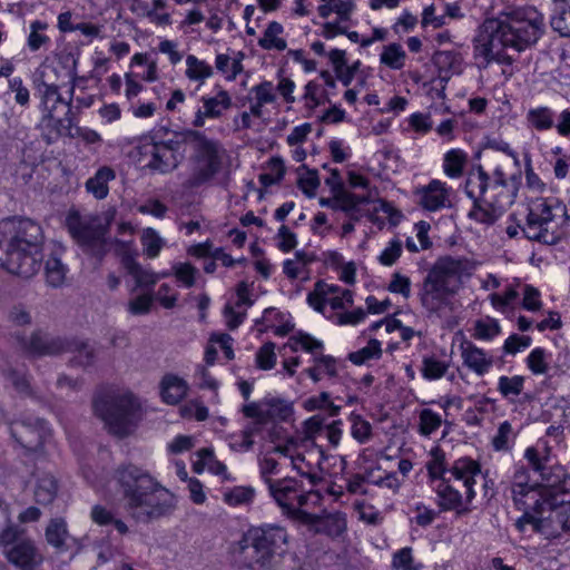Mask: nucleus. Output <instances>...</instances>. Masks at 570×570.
<instances>
[{
  "instance_id": "6",
  "label": "nucleus",
  "mask_w": 570,
  "mask_h": 570,
  "mask_svg": "<svg viewBox=\"0 0 570 570\" xmlns=\"http://www.w3.org/2000/svg\"><path fill=\"white\" fill-rule=\"evenodd\" d=\"M57 68L49 63H42L36 72V88L40 96V108L42 117L39 127L48 144H51L61 136L73 137L72 118V95L73 86L70 89L69 100H65L57 83Z\"/></svg>"
},
{
  "instance_id": "46",
  "label": "nucleus",
  "mask_w": 570,
  "mask_h": 570,
  "mask_svg": "<svg viewBox=\"0 0 570 570\" xmlns=\"http://www.w3.org/2000/svg\"><path fill=\"white\" fill-rule=\"evenodd\" d=\"M500 325L499 322L491 317H485L475 321L474 323V334L473 336L476 340L490 341L500 334Z\"/></svg>"
},
{
  "instance_id": "13",
  "label": "nucleus",
  "mask_w": 570,
  "mask_h": 570,
  "mask_svg": "<svg viewBox=\"0 0 570 570\" xmlns=\"http://www.w3.org/2000/svg\"><path fill=\"white\" fill-rule=\"evenodd\" d=\"M66 225L71 236L86 252L99 258L107 253V229L98 218L80 216L77 212H71L66 218Z\"/></svg>"
},
{
  "instance_id": "36",
  "label": "nucleus",
  "mask_w": 570,
  "mask_h": 570,
  "mask_svg": "<svg viewBox=\"0 0 570 570\" xmlns=\"http://www.w3.org/2000/svg\"><path fill=\"white\" fill-rule=\"evenodd\" d=\"M293 413L292 405L285 400L265 397V422L268 420L286 421Z\"/></svg>"
},
{
  "instance_id": "11",
  "label": "nucleus",
  "mask_w": 570,
  "mask_h": 570,
  "mask_svg": "<svg viewBox=\"0 0 570 570\" xmlns=\"http://www.w3.org/2000/svg\"><path fill=\"white\" fill-rule=\"evenodd\" d=\"M271 497L288 518L301 522L303 514L309 509L318 507L323 500L318 491H306L303 483L293 478L267 481Z\"/></svg>"
},
{
  "instance_id": "42",
  "label": "nucleus",
  "mask_w": 570,
  "mask_h": 570,
  "mask_svg": "<svg viewBox=\"0 0 570 570\" xmlns=\"http://www.w3.org/2000/svg\"><path fill=\"white\" fill-rule=\"evenodd\" d=\"M382 355L381 343L373 338L370 340L367 345L363 348L353 352L348 355V360L356 364L362 365L371 360H379Z\"/></svg>"
},
{
  "instance_id": "25",
  "label": "nucleus",
  "mask_w": 570,
  "mask_h": 570,
  "mask_svg": "<svg viewBox=\"0 0 570 570\" xmlns=\"http://www.w3.org/2000/svg\"><path fill=\"white\" fill-rule=\"evenodd\" d=\"M62 248L56 247L45 264L46 282L51 287H60L66 281L67 266L61 261Z\"/></svg>"
},
{
  "instance_id": "51",
  "label": "nucleus",
  "mask_w": 570,
  "mask_h": 570,
  "mask_svg": "<svg viewBox=\"0 0 570 570\" xmlns=\"http://www.w3.org/2000/svg\"><path fill=\"white\" fill-rule=\"evenodd\" d=\"M4 376L11 382L16 391L24 396H35L33 389L31 387L29 377L26 374H21L13 368L6 371Z\"/></svg>"
},
{
  "instance_id": "10",
  "label": "nucleus",
  "mask_w": 570,
  "mask_h": 570,
  "mask_svg": "<svg viewBox=\"0 0 570 570\" xmlns=\"http://www.w3.org/2000/svg\"><path fill=\"white\" fill-rule=\"evenodd\" d=\"M94 407L109 432L120 438L130 434L139 420L140 404L129 392L108 391L95 400Z\"/></svg>"
},
{
  "instance_id": "50",
  "label": "nucleus",
  "mask_w": 570,
  "mask_h": 570,
  "mask_svg": "<svg viewBox=\"0 0 570 570\" xmlns=\"http://www.w3.org/2000/svg\"><path fill=\"white\" fill-rule=\"evenodd\" d=\"M197 273V268L190 263H176L173 266V274L176 279L188 288L195 285Z\"/></svg>"
},
{
  "instance_id": "18",
  "label": "nucleus",
  "mask_w": 570,
  "mask_h": 570,
  "mask_svg": "<svg viewBox=\"0 0 570 570\" xmlns=\"http://www.w3.org/2000/svg\"><path fill=\"white\" fill-rule=\"evenodd\" d=\"M301 523L316 533H325L331 537H337L346 530L345 515L340 512L328 513L323 510L321 513H312L307 511L303 514Z\"/></svg>"
},
{
  "instance_id": "64",
  "label": "nucleus",
  "mask_w": 570,
  "mask_h": 570,
  "mask_svg": "<svg viewBox=\"0 0 570 570\" xmlns=\"http://www.w3.org/2000/svg\"><path fill=\"white\" fill-rule=\"evenodd\" d=\"M540 293L537 288L527 285L524 287L522 306L531 312L539 311L541 308Z\"/></svg>"
},
{
  "instance_id": "59",
  "label": "nucleus",
  "mask_w": 570,
  "mask_h": 570,
  "mask_svg": "<svg viewBox=\"0 0 570 570\" xmlns=\"http://www.w3.org/2000/svg\"><path fill=\"white\" fill-rule=\"evenodd\" d=\"M528 366L534 374H544L548 371L546 352L541 347L534 348L528 356Z\"/></svg>"
},
{
  "instance_id": "49",
  "label": "nucleus",
  "mask_w": 570,
  "mask_h": 570,
  "mask_svg": "<svg viewBox=\"0 0 570 570\" xmlns=\"http://www.w3.org/2000/svg\"><path fill=\"white\" fill-rule=\"evenodd\" d=\"M326 424L320 415L306 420L302 428L303 441L315 443L317 436L324 435Z\"/></svg>"
},
{
  "instance_id": "20",
  "label": "nucleus",
  "mask_w": 570,
  "mask_h": 570,
  "mask_svg": "<svg viewBox=\"0 0 570 570\" xmlns=\"http://www.w3.org/2000/svg\"><path fill=\"white\" fill-rule=\"evenodd\" d=\"M450 473L455 480L463 481V485L466 488V501L471 502L475 497L473 489L475 484V476L481 473L480 464L470 458H461L454 462Z\"/></svg>"
},
{
  "instance_id": "35",
  "label": "nucleus",
  "mask_w": 570,
  "mask_h": 570,
  "mask_svg": "<svg viewBox=\"0 0 570 570\" xmlns=\"http://www.w3.org/2000/svg\"><path fill=\"white\" fill-rule=\"evenodd\" d=\"M67 523L61 518L52 519L46 528L47 542L58 550H63L68 539Z\"/></svg>"
},
{
  "instance_id": "63",
  "label": "nucleus",
  "mask_w": 570,
  "mask_h": 570,
  "mask_svg": "<svg viewBox=\"0 0 570 570\" xmlns=\"http://www.w3.org/2000/svg\"><path fill=\"white\" fill-rule=\"evenodd\" d=\"M371 424L362 419L361 416H355L353 419L352 424V435L360 443H365L371 438Z\"/></svg>"
},
{
  "instance_id": "22",
  "label": "nucleus",
  "mask_w": 570,
  "mask_h": 570,
  "mask_svg": "<svg viewBox=\"0 0 570 570\" xmlns=\"http://www.w3.org/2000/svg\"><path fill=\"white\" fill-rule=\"evenodd\" d=\"M463 364L478 375H484L492 366V358L471 342L461 344Z\"/></svg>"
},
{
  "instance_id": "30",
  "label": "nucleus",
  "mask_w": 570,
  "mask_h": 570,
  "mask_svg": "<svg viewBox=\"0 0 570 570\" xmlns=\"http://www.w3.org/2000/svg\"><path fill=\"white\" fill-rule=\"evenodd\" d=\"M250 94H254V102L250 105V115L261 117L263 114V107L266 104H272L276 99L274 92V86L271 81H263L262 83L253 87Z\"/></svg>"
},
{
  "instance_id": "39",
  "label": "nucleus",
  "mask_w": 570,
  "mask_h": 570,
  "mask_svg": "<svg viewBox=\"0 0 570 570\" xmlns=\"http://www.w3.org/2000/svg\"><path fill=\"white\" fill-rule=\"evenodd\" d=\"M406 53L400 43H390L384 47L380 60L391 69L399 70L404 67Z\"/></svg>"
},
{
  "instance_id": "38",
  "label": "nucleus",
  "mask_w": 570,
  "mask_h": 570,
  "mask_svg": "<svg viewBox=\"0 0 570 570\" xmlns=\"http://www.w3.org/2000/svg\"><path fill=\"white\" fill-rule=\"evenodd\" d=\"M525 379L521 375L500 376L498 380V391L508 400L518 397L524 387Z\"/></svg>"
},
{
  "instance_id": "26",
  "label": "nucleus",
  "mask_w": 570,
  "mask_h": 570,
  "mask_svg": "<svg viewBox=\"0 0 570 570\" xmlns=\"http://www.w3.org/2000/svg\"><path fill=\"white\" fill-rule=\"evenodd\" d=\"M434 490L438 495V505L442 511L456 510L458 514L466 511L459 510L462 504V495L459 490L449 484V480H440V482L434 485Z\"/></svg>"
},
{
  "instance_id": "21",
  "label": "nucleus",
  "mask_w": 570,
  "mask_h": 570,
  "mask_svg": "<svg viewBox=\"0 0 570 570\" xmlns=\"http://www.w3.org/2000/svg\"><path fill=\"white\" fill-rule=\"evenodd\" d=\"M121 264L127 273L134 277L137 287L141 288L153 287L159 278L169 275L168 273L157 274L150 268L142 267L131 254H125Z\"/></svg>"
},
{
  "instance_id": "28",
  "label": "nucleus",
  "mask_w": 570,
  "mask_h": 570,
  "mask_svg": "<svg viewBox=\"0 0 570 570\" xmlns=\"http://www.w3.org/2000/svg\"><path fill=\"white\" fill-rule=\"evenodd\" d=\"M58 492V481L51 473H39L36 478L35 500L39 504H50Z\"/></svg>"
},
{
  "instance_id": "23",
  "label": "nucleus",
  "mask_w": 570,
  "mask_h": 570,
  "mask_svg": "<svg viewBox=\"0 0 570 570\" xmlns=\"http://www.w3.org/2000/svg\"><path fill=\"white\" fill-rule=\"evenodd\" d=\"M188 383L175 374H166L160 382V394L167 404L179 403L188 392Z\"/></svg>"
},
{
  "instance_id": "12",
  "label": "nucleus",
  "mask_w": 570,
  "mask_h": 570,
  "mask_svg": "<svg viewBox=\"0 0 570 570\" xmlns=\"http://www.w3.org/2000/svg\"><path fill=\"white\" fill-rule=\"evenodd\" d=\"M566 215V207L556 198H533L522 232L530 240L551 244L556 240V218Z\"/></svg>"
},
{
  "instance_id": "43",
  "label": "nucleus",
  "mask_w": 570,
  "mask_h": 570,
  "mask_svg": "<svg viewBox=\"0 0 570 570\" xmlns=\"http://www.w3.org/2000/svg\"><path fill=\"white\" fill-rule=\"evenodd\" d=\"M466 155L460 149H452L445 154L444 171L450 177H459L463 173Z\"/></svg>"
},
{
  "instance_id": "4",
  "label": "nucleus",
  "mask_w": 570,
  "mask_h": 570,
  "mask_svg": "<svg viewBox=\"0 0 570 570\" xmlns=\"http://www.w3.org/2000/svg\"><path fill=\"white\" fill-rule=\"evenodd\" d=\"M520 173L508 177L504 167L498 166L492 176L479 166L470 171L465 193L473 200L469 217L478 223L494 224L514 203Z\"/></svg>"
},
{
  "instance_id": "32",
  "label": "nucleus",
  "mask_w": 570,
  "mask_h": 570,
  "mask_svg": "<svg viewBox=\"0 0 570 570\" xmlns=\"http://www.w3.org/2000/svg\"><path fill=\"white\" fill-rule=\"evenodd\" d=\"M284 32L283 26L277 21L268 23L263 37L258 40L259 47L266 50L283 51L286 49L287 43L281 35Z\"/></svg>"
},
{
  "instance_id": "62",
  "label": "nucleus",
  "mask_w": 570,
  "mask_h": 570,
  "mask_svg": "<svg viewBox=\"0 0 570 570\" xmlns=\"http://www.w3.org/2000/svg\"><path fill=\"white\" fill-rule=\"evenodd\" d=\"M320 186V179L317 173L308 170L298 178V187L308 197H313L317 187Z\"/></svg>"
},
{
  "instance_id": "3",
  "label": "nucleus",
  "mask_w": 570,
  "mask_h": 570,
  "mask_svg": "<svg viewBox=\"0 0 570 570\" xmlns=\"http://www.w3.org/2000/svg\"><path fill=\"white\" fill-rule=\"evenodd\" d=\"M42 228L29 218L0 222V266L22 278H31L41 266Z\"/></svg>"
},
{
  "instance_id": "2",
  "label": "nucleus",
  "mask_w": 570,
  "mask_h": 570,
  "mask_svg": "<svg viewBox=\"0 0 570 570\" xmlns=\"http://www.w3.org/2000/svg\"><path fill=\"white\" fill-rule=\"evenodd\" d=\"M114 480L127 512L137 522L148 523L169 514L175 508L173 493L137 465H119L114 472Z\"/></svg>"
},
{
  "instance_id": "24",
  "label": "nucleus",
  "mask_w": 570,
  "mask_h": 570,
  "mask_svg": "<svg viewBox=\"0 0 570 570\" xmlns=\"http://www.w3.org/2000/svg\"><path fill=\"white\" fill-rule=\"evenodd\" d=\"M115 178L116 171L109 166H102L85 183L86 191L96 199H105L109 194L108 184Z\"/></svg>"
},
{
  "instance_id": "16",
  "label": "nucleus",
  "mask_w": 570,
  "mask_h": 570,
  "mask_svg": "<svg viewBox=\"0 0 570 570\" xmlns=\"http://www.w3.org/2000/svg\"><path fill=\"white\" fill-rule=\"evenodd\" d=\"M20 347L30 356H56L65 353L68 338L51 336L41 331H35L30 337H19Z\"/></svg>"
},
{
  "instance_id": "31",
  "label": "nucleus",
  "mask_w": 570,
  "mask_h": 570,
  "mask_svg": "<svg viewBox=\"0 0 570 570\" xmlns=\"http://www.w3.org/2000/svg\"><path fill=\"white\" fill-rule=\"evenodd\" d=\"M554 13L551 17V27L562 37L570 36V0H553Z\"/></svg>"
},
{
  "instance_id": "15",
  "label": "nucleus",
  "mask_w": 570,
  "mask_h": 570,
  "mask_svg": "<svg viewBox=\"0 0 570 570\" xmlns=\"http://www.w3.org/2000/svg\"><path fill=\"white\" fill-rule=\"evenodd\" d=\"M183 140L169 139L145 145V155L149 157L145 166L150 170L160 174H168L176 169L181 163L183 156L179 153Z\"/></svg>"
},
{
  "instance_id": "14",
  "label": "nucleus",
  "mask_w": 570,
  "mask_h": 570,
  "mask_svg": "<svg viewBox=\"0 0 570 570\" xmlns=\"http://www.w3.org/2000/svg\"><path fill=\"white\" fill-rule=\"evenodd\" d=\"M0 542L8 561L20 570H35L42 562V554L35 542L19 528L7 532Z\"/></svg>"
},
{
  "instance_id": "17",
  "label": "nucleus",
  "mask_w": 570,
  "mask_h": 570,
  "mask_svg": "<svg viewBox=\"0 0 570 570\" xmlns=\"http://www.w3.org/2000/svg\"><path fill=\"white\" fill-rule=\"evenodd\" d=\"M46 423L40 419L14 421L10 425L12 438L24 449H38L46 435Z\"/></svg>"
},
{
  "instance_id": "34",
  "label": "nucleus",
  "mask_w": 570,
  "mask_h": 570,
  "mask_svg": "<svg viewBox=\"0 0 570 570\" xmlns=\"http://www.w3.org/2000/svg\"><path fill=\"white\" fill-rule=\"evenodd\" d=\"M323 3L317 11L320 17L327 18L332 12L337 14L340 21H348L354 10L352 0H321Z\"/></svg>"
},
{
  "instance_id": "55",
  "label": "nucleus",
  "mask_w": 570,
  "mask_h": 570,
  "mask_svg": "<svg viewBox=\"0 0 570 570\" xmlns=\"http://www.w3.org/2000/svg\"><path fill=\"white\" fill-rule=\"evenodd\" d=\"M292 351L296 352L298 346L308 353H315L323 347V343L308 334L299 333L297 336L289 338Z\"/></svg>"
},
{
  "instance_id": "8",
  "label": "nucleus",
  "mask_w": 570,
  "mask_h": 570,
  "mask_svg": "<svg viewBox=\"0 0 570 570\" xmlns=\"http://www.w3.org/2000/svg\"><path fill=\"white\" fill-rule=\"evenodd\" d=\"M288 533L284 527L266 523L249 528L233 549L235 562L252 570H269L285 553Z\"/></svg>"
},
{
  "instance_id": "61",
  "label": "nucleus",
  "mask_w": 570,
  "mask_h": 570,
  "mask_svg": "<svg viewBox=\"0 0 570 570\" xmlns=\"http://www.w3.org/2000/svg\"><path fill=\"white\" fill-rule=\"evenodd\" d=\"M154 297L149 294L139 295L128 302V312L132 315L149 313Z\"/></svg>"
},
{
  "instance_id": "19",
  "label": "nucleus",
  "mask_w": 570,
  "mask_h": 570,
  "mask_svg": "<svg viewBox=\"0 0 570 570\" xmlns=\"http://www.w3.org/2000/svg\"><path fill=\"white\" fill-rule=\"evenodd\" d=\"M419 204L429 212H436L450 206L449 189L440 180H432L416 193Z\"/></svg>"
},
{
  "instance_id": "33",
  "label": "nucleus",
  "mask_w": 570,
  "mask_h": 570,
  "mask_svg": "<svg viewBox=\"0 0 570 570\" xmlns=\"http://www.w3.org/2000/svg\"><path fill=\"white\" fill-rule=\"evenodd\" d=\"M214 73L213 67L206 61L198 59L194 55L186 57L185 76L190 81L199 82L203 85Z\"/></svg>"
},
{
  "instance_id": "45",
  "label": "nucleus",
  "mask_w": 570,
  "mask_h": 570,
  "mask_svg": "<svg viewBox=\"0 0 570 570\" xmlns=\"http://www.w3.org/2000/svg\"><path fill=\"white\" fill-rule=\"evenodd\" d=\"M442 424V417L431 409H423L419 414V432L421 435L429 436L434 433Z\"/></svg>"
},
{
  "instance_id": "52",
  "label": "nucleus",
  "mask_w": 570,
  "mask_h": 570,
  "mask_svg": "<svg viewBox=\"0 0 570 570\" xmlns=\"http://www.w3.org/2000/svg\"><path fill=\"white\" fill-rule=\"evenodd\" d=\"M7 321L12 326H27L32 322L29 308L23 304H14L7 312Z\"/></svg>"
},
{
  "instance_id": "7",
  "label": "nucleus",
  "mask_w": 570,
  "mask_h": 570,
  "mask_svg": "<svg viewBox=\"0 0 570 570\" xmlns=\"http://www.w3.org/2000/svg\"><path fill=\"white\" fill-rule=\"evenodd\" d=\"M464 266L461 259L444 257L429 269L417 294L429 317H442L454 311L453 298L462 287Z\"/></svg>"
},
{
  "instance_id": "44",
  "label": "nucleus",
  "mask_w": 570,
  "mask_h": 570,
  "mask_svg": "<svg viewBox=\"0 0 570 570\" xmlns=\"http://www.w3.org/2000/svg\"><path fill=\"white\" fill-rule=\"evenodd\" d=\"M527 119L537 130H547L553 126V112L548 107L530 109Z\"/></svg>"
},
{
  "instance_id": "57",
  "label": "nucleus",
  "mask_w": 570,
  "mask_h": 570,
  "mask_svg": "<svg viewBox=\"0 0 570 570\" xmlns=\"http://www.w3.org/2000/svg\"><path fill=\"white\" fill-rule=\"evenodd\" d=\"M524 456L531 464L532 469L540 473L542 481H544L548 487L554 485L556 481H552L551 478L546 473L544 462L539 458V453L534 448H528L525 450Z\"/></svg>"
},
{
  "instance_id": "41",
  "label": "nucleus",
  "mask_w": 570,
  "mask_h": 570,
  "mask_svg": "<svg viewBox=\"0 0 570 570\" xmlns=\"http://www.w3.org/2000/svg\"><path fill=\"white\" fill-rule=\"evenodd\" d=\"M337 292V288L322 281L315 284V288L307 296L308 304L317 312H323L327 304V295Z\"/></svg>"
},
{
  "instance_id": "27",
  "label": "nucleus",
  "mask_w": 570,
  "mask_h": 570,
  "mask_svg": "<svg viewBox=\"0 0 570 570\" xmlns=\"http://www.w3.org/2000/svg\"><path fill=\"white\" fill-rule=\"evenodd\" d=\"M65 353L73 354L70 360L72 366L86 368L95 362V348L86 341L68 338Z\"/></svg>"
},
{
  "instance_id": "37",
  "label": "nucleus",
  "mask_w": 570,
  "mask_h": 570,
  "mask_svg": "<svg viewBox=\"0 0 570 570\" xmlns=\"http://www.w3.org/2000/svg\"><path fill=\"white\" fill-rule=\"evenodd\" d=\"M142 252L148 258H156L166 240L154 228H145L140 236Z\"/></svg>"
},
{
  "instance_id": "54",
  "label": "nucleus",
  "mask_w": 570,
  "mask_h": 570,
  "mask_svg": "<svg viewBox=\"0 0 570 570\" xmlns=\"http://www.w3.org/2000/svg\"><path fill=\"white\" fill-rule=\"evenodd\" d=\"M256 364L261 370H272L276 364L275 344L265 343L256 353Z\"/></svg>"
},
{
  "instance_id": "47",
  "label": "nucleus",
  "mask_w": 570,
  "mask_h": 570,
  "mask_svg": "<svg viewBox=\"0 0 570 570\" xmlns=\"http://www.w3.org/2000/svg\"><path fill=\"white\" fill-rule=\"evenodd\" d=\"M449 365L435 357H424L422 361V375L426 380H439L448 371Z\"/></svg>"
},
{
  "instance_id": "40",
  "label": "nucleus",
  "mask_w": 570,
  "mask_h": 570,
  "mask_svg": "<svg viewBox=\"0 0 570 570\" xmlns=\"http://www.w3.org/2000/svg\"><path fill=\"white\" fill-rule=\"evenodd\" d=\"M48 24L40 20L30 23V33L27 39V46L30 51H38L40 48L49 45L50 38L45 33Z\"/></svg>"
},
{
  "instance_id": "5",
  "label": "nucleus",
  "mask_w": 570,
  "mask_h": 570,
  "mask_svg": "<svg viewBox=\"0 0 570 570\" xmlns=\"http://www.w3.org/2000/svg\"><path fill=\"white\" fill-rule=\"evenodd\" d=\"M511 491L514 504L523 511L522 517L515 522L519 531H524L527 524H531L535 532L548 537H557L567 530L564 514L535 485L529 484L525 468L520 466L515 470Z\"/></svg>"
},
{
  "instance_id": "60",
  "label": "nucleus",
  "mask_w": 570,
  "mask_h": 570,
  "mask_svg": "<svg viewBox=\"0 0 570 570\" xmlns=\"http://www.w3.org/2000/svg\"><path fill=\"white\" fill-rule=\"evenodd\" d=\"M387 289L391 293L401 294L404 298H409L411 294V281L407 276L394 273Z\"/></svg>"
},
{
  "instance_id": "9",
  "label": "nucleus",
  "mask_w": 570,
  "mask_h": 570,
  "mask_svg": "<svg viewBox=\"0 0 570 570\" xmlns=\"http://www.w3.org/2000/svg\"><path fill=\"white\" fill-rule=\"evenodd\" d=\"M183 141L191 146L188 159L189 174L183 183L185 189H196L214 179L220 171L225 149L222 144L198 130L183 132Z\"/></svg>"
},
{
  "instance_id": "56",
  "label": "nucleus",
  "mask_w": 570,
  "mask_h": 570,
  "mask_svg": "<svg viewBox=\"0 0 570 570\" xmlns=\"http://www.w3.org/2000/svg\"><path fill=\"white\" fill-rule=\"evenodd\" d=\"M433 459L428 462L426 468L429 471V475L433 482L436 484L440 480H446L444 478L445 473V459L444 454L439 450L432 451Z\"/></svg>"
},
{
  "instance_id": "53",
  "label": "nucleus",
  "mask_w": 570,
  "mask_h": 570,
  "mask_svg": "<svg viewBox=\"0 0 570 570\" xmlns=\"http://www.w3.org/2000/svg\"><path fill=\"white\" fill-rule=\"evenodd\" d=\"M254 498V489L250 487H235L224 493V500L230 505L248 503Z\"/></svg>"
},
{
  "instance_id": "29",
  "label": "nucleus",
  "mask_w": 570,
  "mask_h": 570,
  "mask_svg": "<svg viewBox=\"0 0 570 570\" xmlns=\"http://www.w3.org/2000/svg\"><path fill=\"white\" fill-rule=\"evenodd\" d=\"M204 115L209 118H219L228 110L233 102L229 94L219 89L215 97H202Z\"/></svg>"
},
{
  "instance_id": "48",
  "label": "nucleus",
  "mask_w": 570,
  "mask_h": 570,
  "mask_svg": "<svg viewBox=\"0 0 570 570\" xmlns=\"http://www.w3.org/2000/svg\"><path fill=\"white\" fill-rule=\"evenodd\" d=\"M305 407L309 411L325 410L328 412L330 416L337 415L341 410V406L335 405L331 401L330 394L327 392H322L318 396L308 399L305 402Z\"/></svg>"
},
{
  "instance_id": "1",
  "label": "nucleus",
  "mask_w": 570,
  "mask_h": 570,
  "mask_svg": "<svg viewBox=\"0 0 570 570\" xmlns=\"http://www.w3.org/2000/svg\"><path fill=\"white\" fill-rule=\"evenodd\" d=\"M546 30L544 18L531 6L511 8L487 19L475 38V58L512 65L514 55L534 46Z\"/></svg>"
},
{
  "instance_id": "58",
  "label": "nucleus",
  "mask_w": 570,
  "mask_h": 570,
  "mask_svg": "<svg viewBox=\"0 0 570 570\" xmlns=\"http://www.w3.org/2000/svg\"><path fill=\"white\" fill-rule=\"evenodd\" d=\"M402 254V242L392 239L387 247L379 256V262L384 266H392Z\"/></svg>"
}]
</instances>
